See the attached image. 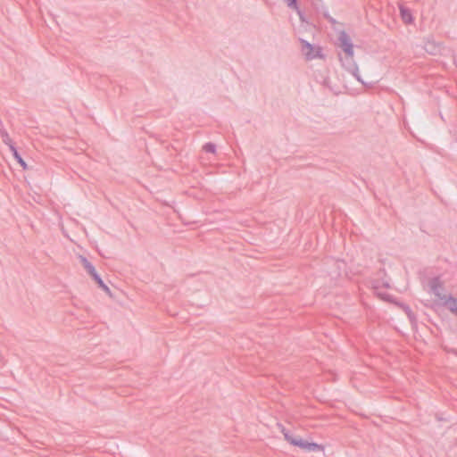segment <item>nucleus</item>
<instances>
[{
  "label": "nucleus",
  "instance_id": "nucleus-1",
  "mask_svg": "<svg viewBox=\"0 0 457 457\" xmlns=\"http://www.w3.org/2000/svg\"><path fill=\"white\" fill-rule=\"evenodd\" d=\"M340 47L345 54V56L341 59L343 65L353 73V75L362 84L365 82L359 77L358 69L356 65L353 63V46L350 37L345 32L342 31L339 34L338 37Z\"/></svg>",
  "mask_w": 457,
  "mask_h": 457
},
{
  "label": "nucleus",
  "instance_id": "nucleus-2",
  "mask_svg": "<svg viewBox=\"0 0 457 457\" xmlns=\"http://www.w3.org/2000/svg\"><path fill=\"white\" fill-rule=\"evenodd\" d=\"M278 426L280 428V431L283 434L285 440L287 441L290 445L309 451H318L323 449L321 445L316 443H308L299 436H293L290 433V431L287 430L282 425L278 424Z\"/></svg>",
  "mask_w": 457,
  "mask_h": 457
},
{
  "label": "nucleus",
  "instance_id": "nucleus-11",
  "mask_svg": "<svg viewBox=\"0 0 457 457\" xmlns=\"http://www.w3.org/2000/svg\"><path fill=\"white\" fill-rule=\"evenodd\" d=\"M203 148L207 153H214L215 152V145L212 143L205 144Z\"/></svg>",
  "mask_w": 457,
  "mask_h": 457
},
{
  "label": "nucleus",
  "instance_id": "nucleus-12",
  "mask_svg": "<svg viewBox=\"0 0 457 457\" xmlns=\"http://www.w3.org/2000/svg\"><path fill=\"white\" fill-rule=\"evenodd\" d=\"M287 5L291 8H296V0H287Z\"/></svg>",
  "mask_w": 457,
  "mask_h": 457
},
{
  "label": "nucleus",
  "instance_id": "nucleus-4",
  "mask_svg": "<svg viewBox=\"0 0 457 457\" xmlns=\"http://www.w3.org/2000/svg\"><path fill=\"white\" fill-rule=\"evenodd\" d=\"M301 42H302V52L308 60H312L316 57L320 56V47H315L314 46L311 45L310 43H308L304 40H302Z\"/></svg>",
  "mask_w": 457,
  "mask_h": 457
},
{
  "label": "nucleus",
  "instance_id": "nucleus-10",
  "mask_svg": "<svg viewBox=\"0 0 457 457\" xmlns=\"http://www.w3.org/2000/svg\"><path fill=\"white\" fill-rule=\"evenodd\" d=\"M1 134V137H2V141L9 146V149L10 151H12V146H14L10 136L8 135V133L6 131H1L0 132Z\"/></svg>",
  "mask_w": 457,
  "mask_h": 457
},
{
  "label": "nucleus",
  "instance_id": "nucleus-7",
  "mask_svg": "<svg viewBox=\"0 0 457 457\" xmlns=\"http://www.w3.org/2000/svg\"><path fill=\"white\" fill-rule=\"evenodd\" d=\"M444 305L446 306L451 312L457 314V298L450 296Z\"/></svg>",
  "mask_w": 457,
  "mask_h": 457
},
{
  "label": "nucleus",
  "instance_id": "nucleus-5",
  "mask_svg": "<svg viewBox=\"0 0 457 457\" xmlns=\"http://www.w3.org/2000/svg\"><path fill=\"white\" fill-rule=\"evenodd\" d=\"M400 14L403 21L406 24H411L413 21V18L410 9L401 5L400 6Z\"/></svg>",
  "mask_w": 457,
  "mask_h": 457
},
{
  "label": "nucleus",
  "instance_id": "nucleus-6",
  "mask_svg": "<svg viewBox=\"0 0 457 457\" xmlns=\"http://www.w3.org/2000/svg\"><path fill=\"white\" fill-rule=\"evenodd\" d=\"M79 260L83 267L92 277L97 273L95 267L87 261L86 257L80 255Z\"/></svg>",
  "mask_w": 457,
  "mask_h": 457
},
{
  "label": "nucleus",
  "instance_id": "nucleus-3",
  "mask_svg": "<svg viewBox=\"0 0 457 457\" xmlns=\"http://www.w3.org/2000/svg\"><path fill=\"white\" fill-rule=\"evenodd\" d=\"M428 287L429 292L436 296V302L440 304L444 305L451 296L447 294L444 282L438 277L433 278L428 281Z\"/></svg>",
  "mask_w": 457,
  "mask_h": 457
},
{
  "label": "nucleus",
  "instance_id": "nucleus-8",
  "mask_svg": "<svg viewBox=\"0 0 457 457\" xmlns=\"http://www.w3.org/2000/svg\"><path fill=\"white\" fill-rule=\"evenodd\" d=\"M92 278L106 294H108L110 296L112 295L110 288L104 284V282L97 273L94 275Z\"/></svg>",
  "mask_w": 457,
  "mask_h": 457
},
{
  "label": "nucleus",
  "instance_id": "nucleus-9",
  "mask_svg": "<svg viewBox=\"0 0 457 457\" xmlns=\"http://www.w3.org/2000/svg\"><path fill=\"white\" fill-rule=\"evenodd\" d=\"M11 152L12 153L13 157L17 160V162L23 168V170H26L28 168L27 163L24 162V160L19 154V153H18V151H17L15 146H12V151Z\"/></svg>",
  "mask_w": 457,
  "mask_h": 457
}]
</instances>
